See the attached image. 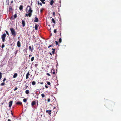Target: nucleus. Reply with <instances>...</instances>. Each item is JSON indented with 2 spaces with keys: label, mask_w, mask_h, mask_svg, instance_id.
<instances>
[{
  "label": "nucleus",
  "mask_w": 121,
  "mask_h": 121,
  "mask_svg": "<svg viewBox=\"0 0 121 121\" xmlns=\"http://www.w3.org/2000/svg\"><path fill=\"white\" fill-rule=\"evenodd\" d=\"M25 51H24V52Z\"/></svg>",
  "instance_id": "nucleus-58"
},
{
  "label": "nucleus",
  "mask_w": 121,
  "mask_h": 121,
  "mask_svg": "<svg viewBox=\"0 0 121 121\" xmlns=\"http://www.w3.org/2000/svg\"><path fill=\"white\" fill-rule=\"evenodd\" d=\"M38 18H37L36 16L35 18L34 22H38Z\"/></svg>",
  "instance_id": "nucleus-7"
},
{
  "label": "nucleus",
  "mask_w": 121,
  "mask_h": 121,
  "mask_svg": "<svg viewBox=\"0 0 121 121\" xmlns=\"http://www.w3.org/2000/svg\"><path fill=\"white\" fill-rule=\"evenodd\" d=\"M35 36H33V38H35Z\"/></svg>",
  "instance_id": "nucleus-50"
},
{
  "label": "nucleus",
  "mask_w": 121,
  "mask_h": 121,
  "mask_svg": "<svg viewBox=\"0 0 121 121\" xmlns=\"http://www.w3.org/2000/svg\"><path fill=\"white\" fill-rule=\"evenodd\" d=\"M41 96L42 98H43L45 96V95L43 94H41Z\"/></svg>",
  "instance_id": "nucleus-29"
},
{
  "label": "nucleus",
  "mask_w": 121,
  "mask_h": 121,
  "mask_svg": "<svg viewBox=\"0 0 121 121\" xmlns=\"http://www.w3.org/2000/svg\"><path fill=\"white\" fill-rule=\"evenodd\" d=\"M55 73V71H54L53 72V73L54 74Z\"/></svg>",
  "instance_id": "nucleus-45"
},
{
  "label": "nucleus",
  "mask_w": 121,
  "mask_h": 121,
  "mask_svg": "<svg viewBox=\"0 0 121 121\" xmlns=\"http://www.w3.org/2000/svg\"><path fill=\"white\" fill-rule=\"evenodd\" d=\"M38 105V103H37V105Z\"/></svg>",
  "instance_id": "nucleus-55"
},
{
  "label": "nucleus",
  "mask_w": 121,
  "mask_h": 121,
  "mask_svg": "<svg viewBox=\"0 0 121 121\" xmlns=\"http://www.w3.org/2000/svg\"><path fill=\"white\" fill-rule=\"evenodd\" d=\"M50 100L49 98L48 99V102H49L50 101Z\"/></svg>",
  "instance_id": "nucleus-39"
},
{
  "label": "nucleus",
  "mask_w": 121,
  "mask_h": 121,
  "mask_svg": "<svg viewBox=\"0 0 121 121\" xmlns=\"http://www.w3.org/2000/svg\"><path fill=\"white\" fill-rule=\"evenodd\" d=\"M6 80V79L5 78H4V80H3V82H4Z\"/></svg>",
  "instance_id": "nucleus-37"
},
{
  "label": "nucleus",
  "mask_w": 121,
  "mask_h": 121,
  "mask_svg": "<svg viewBox=\"0 0 121 121\" xmlns=\"http://www.w3.org/2000/svg\"><path fill=\"white\" fill-rule=\"evenodd\" d=\"M17 17V14H15L14 16V18L15 19Z\"/></svg>",
  "instance_id": "nucleus-25"
},
{
  "label": "nucleus",
  "mask_w": 121,
  "mask_h": 121,
  "mask_svg": "<svg viewBox=\"0 0 121 121\" xmlns=\"http://www.w3.org/2000/svg\"><path fill=\"white\" fill-rule=\"evenodd\" d=\"M29 7L30 8L28 10V12L29 13L28 14H25V16L28 17L29 16L30 17H31L32 15V13L33 12V10L31 9V8L30 7V6L29 5H28L27 6V8Z\"/></svg>",
  "instance_id": "nucleus-1"
},
{
  "label": "nucleus",
  "mask_w": 121,
  "mask_h": 121,
  "mask_svg": "<svg viewBox=\"0 0 121 121\" xmlns=\"http://www.w3.org/2000/svg\"><path fill=\"white\" fill-rule=\"evenodd\" d=\"M18 50H17L16 51V53H15V54H17V52H18Z\"/></svg>",
  "instance_id": "nucleus-42"
},
{
  "label": "nucleus",
  "mask_w": 121,
  "mask_h": 121,
  "mask_svg": "<svg viewBox=\"0 0 121 121\" xmlns=\"http://www.w3.org/2000/svg\"><path fill=\"white\" fill-rule=\"evenodd\" d=\"M5 32L8 35H9V33H8V31H7V30H6L5 31Z\"/></svg>",
  "instance_id": "nucleus-31"
},
{
  "label": "nucleus",
  "mask_w": 121,
  "mask_h": 121,
  "mask_svg": "<svg viewBox=\"0 0 121 121\" xmlns=\"http://www.w3.org/2000/svg\"><path fill=\"white\" fill-rule=\"evenodd\" d=\"M54 33H56V29H54Z\"/></svg>",
  "instance_id": "nucleus-34"
},
{
  "label": "nucleus",
  "mask_w": 121,
  "mask_h": 121,
  "mask_svg": "<svg viewBox=\"0 0 121 121\" xmlns=\"http://www.w3.org/2000/svg\"><path fill=\"white\" fill-rule=\"evenodd\" d=\"M34 57H32L31 58V61H33L34 60Z\"/></svg>",
  "instance_id": "nucleus-30"
},
{
  "label": "nucleus",
  "mask_w": 121,
  "mask_h": 121,
  "mask_svg": "<svg viewBox=\"0 0 121 121\" xmlns=\"http://www.w3.org/2000/svg\"><path fill=\"white\" fill-rule=\"evenodd\" d=\"M29 50L31 52H33V45H32V46H29Z\"/></svg>",
  "instance_id": "nucleus-4"
},
{
  "label": "nucleus",
  "mask_w": 121,
  "mask_h": 121,
  "mask_svg": "<svg viewBox=\"0 0 121 121\" xmlns=\"http://www.w3.org/2000/svg\"><path fill=\"white\" fill-rule=\"evenodd\" d=\"M36 104V102L35 101H33L31 103V105L32 106Z\"/></svg>",
  "instance_id": "nucleus-12"
},
{
  "label": "nucleus",
  "mask_w": 121,
  "mask_h": 121,
  "mask_svg": "<svg viewBox=\"0 0 121 121\" xmlns=\"http://www.w3.org/2000/svg\"><path fill=\"white\" fill-rule=\"evenodd\" d=\"M45 87L46 88H48V86H47L46 85H45Z\"/></svg>",
  "instance_id": "nucleus-43"
},
{
  "label": "nucleus",
  "mask_w": 121,
  "mask_h": 121,
  "mask_svg": "<svg viewBox=\"0 0 121 121\" xmlns=\"http://www.w3.org/2000/svg\"><path fill=\"white\" fill-rule=\"evenodd\" d=\"M22 25L23 26H25V22L24 20H22Z\"/></svg>",
  "instance_id": "nucleus-9"
},
{
  "label": "nucleus",
  "mask_w": 121,
  "mask_h": 121,
  "mask_svg": "<svg viewBox=\"0 0 121 121\" xmlns=\"http://www.w3.org/2000/svg\"><path fill=\"white\" fill-rule=\"evenodd\" d=\"M40 1L42 2V3L43 4H45V2H44L45 0H40Z\"/></svg>",
  "instance_id": "nucleus-20"
},
{
  "label": "nucleus",
  "mask_w": 121,
  "mask_h": 121,
  "mask_svg": "<svg viewBox=\"0 0 121 121\" xmlns=\"http://www.w3.org/2000/svg\"><path fill=\"white\" fill-rule=\"evenodd\" d=\"M6 34L5 33H4L1 35V39L3 42H4L5 41V38Z\"/></svg>",
  "instance_id": "nucleus-3"
},
{
  "label": "nucleus",
  "mask_w": 121,
  "mask_h": 121,
  "mask_svg": "<svg viewBox=\"0 0 121 121\" xmlns=\"http://www.w3.org/2000/svg\"><path fill=\"white\" fill-rule=\"evenodd\" d=\"M5 46L4 44H3L2 45L1 48H4Z\"/></svg>",
  "instance_id": "nucleus-33"
},
{
  "label": "nucleus",
  "mask_w": 121,
  "mask_h": 121,
  "mask_svg": "<svg viewBox=\"0 0 121 121\" xmlns=\"http://www.w3.org/2000/svg\"><path fill=\"white\" fill-rule=\"evenodd\" d=\"M29 72H28L27 73L26 75V79H27L28 78V76L29 75Z\"/></svg>",
  "instance_id": "nucleus-13"
},
{
  "label": "nucleus",
  "mask_w": 121,
  "mask_h": 121,
  "mask_svg": "<svg viewBox=\"0 0 121 121\" xmlns=\"http://www.w3.org/2000/svg\"><path fill=\"white\" fill-rule=\"evenodd\" d=\"M4 85H5V83L4 82H3L1 84L0 86H4Z\"/></svg>",
  "instance_id": "nucleus-22"
},
{
  "label": "nucleus",
  "mask_w": 121,
  "mask_h": 121,
  "mask_svg": "<svg viewBox=\"0 0 121 121\" xmlns=\"http://www.w3.org/2000/svg\"><path fill=\"white\" fill-rule=\"evenodd\" d=\"M25 51H24V52Z\"/></svg>",
  "instance_id": "nucleus-57"
},
{
  "label": "nucleus",
  "mask_w": 121,
  "mask_h": 121,
  "mask_svg": "<svg viewBox=\"0 0 121 121\" xmlns=\"http://www.w3.org/2000/svg\"><path fill=\"white\" fill-rule=\"evenodd\" d=\"M25 92L26 94H28L29 93V90H26L25 91Z\"/></svg>",
  "instance_id": "nucleus-18"
},
{
  "label": "nucleus",
  "mask_w": 121,
  "mask_h": 121,
  "mask_svg": "<svg viewBox=\"0 0 121 121\" xmlns=\"http://www.w3.org/2000/svg\"><path fill=\"white\" fill-rule=\"evenodd\" d=\"M8 121H11V120L10 119H8Z\"/></svg>",
  "instance_id": "nucleus-47"
},
{
  "label": "nucleus",
  "mask_w": 121,
  "mask_h": 121,
  "mask_svg": "<svg viewBox=\"0 0 121 121\" xmlns=\"http://www.w3.org/2000/svg\"><path fill=\"white\" fill-rule=\"evenodd\" d=\"M30 56H31V55H30H30H29V57H30Z\"/></svg>",
  "instance_id": "nucleus-49"
},
{
  "label": "nucleus",
  "mask_w": 121,
  "mask_h": 121,
  "mask_svg": "<svg viewBox=\"0 0 121 121\" xmlns=\"http://www.w3.org/2000/svg\"><path fill=\"white\" fill-rule=\"evenodd\" d=\"M52 54H54L55 53V49L52 48Z\"/></svg>",
  "instance_id": "nucleus-16"
},
{
  "label": "nucleus",
  "mask_w": 121,
  "mask_h": 121,
  "mask_svg": "<svg viewBox=\"0 0 121 121\" xmlns=\"http://www.w3.org/2000/svg\"><path fill=\"white\" fill-rule=\"evenodd\" d=\"M40 12H42V10H40Z\"/></svg>",
  "instance_id": "nucleus-52"
},
{
  "label": "nucleus",
  "mask_w": 121,
  "mask_h": 121,
  "mask_svg": "<svg viewBox=\"0 0 121 121\" xmlns=\"http://www.w3.org/2000/svg\"><path fill=\"white\" fill-rule=\"evenodd\" d=\"M17 46L18 47H20L21 46V44L19 41H18L17 43Z\"/></svg>",
  "instance_id": "nucleus-5"
},
{
  "label": "nucleus",
  "mask_w": 121,
  "mask_h": 121,
  "mask_svg": "<svg viewBox=\"0 0 121 121\" xmlns=\"http://www.w3.org/2000/svg\"><path fill=\"white\" fill-rule=\"evenodd\" d=\"M12 8L11 6H10L9 7V11H11L12 10Z\"/></svg>",
  "instance_id": "nucleus-23"
},
{
  "label": "nucleus",
  "mask_w": 121,
  "mask_h": 121,
  "mask_svg": "<svg viewBox=\"0 0 121 121\" xmlns=\"http://www.w3.org/2000/svg\"><path fill=\"white\" fill-rule=\"evenodd\" d=\"M35 29L36 30H37L38 29V26L37 25H35Z\"/></svg>",
  "instance_id": "nucleus-19"
},
{
  "label": "nucleus",
  "mask_w": 121,
  "mask_h": 121,
  "mask_svg": "<svg viewBox=\"0 0 121 121\" xmlns=\"http://www.w3.org/2000/svg\"><path fill=\"white\" fill-rule=\"evenodd\" d=\"M13 2V1H12L11 2V3H12Z\"/></svg>",
  "instance_id": "nucleus-54"
},
{
  "label": "nucleus",
  "mask_w": 121,
  "mask_h": 121,
  "mask_svg": "<svg viewBox=\"0 0 121 121\" xmlns=\"http://www.w3.org/2000/svg\"><path fill=\"white\" fill-rule=\"evenodd\" d=\"M17 89V87H15V89H14V91H16Z\"/></svg>",
  "instance_id": "nucleus-35"
},
{
  "label": "nucleus",
  "mask_w": 121,
  "mask_h": 121,
  "mask_svg": "<svg viewBox=\"0 0 121 121\" xmlns=\"http://www.w3.org/2000/svg\"><path fill=\"white\" fill-rule=\"evenodd\" d=\"M17 76V73H15L13 75V78H15Z\"/></svg>",
  "instance_id": "nucleus-11"
},
{
  "label": "nucleus",
  "mask_w": 121,
  "mask_h": 121,
  "mask_svg": "<svg viewBox=\"0 0 121 121\" xmlns=\"http://www.w3.org/2000/svg\"><path fill=\"white\" fill-rule=\"evenodd\" d=\"M53 15L54 16H55V12H53Z\"/></svg>",
  "instance_id": "nucleus-41"
},
{
  "label": "nucleus",
  "mask_w": 121,
  "mask_h": 121,
  "mask_svg": "<svg viewBox=\"0 0 121 121\" xmlns=\"http://www.w3.org/2000/svg\"><path fill=\"white\" fill-rule=\"evenodd\" d=\"M38 4H40L41 6L42 5V3H39V2L38 1Z\"/></svg>",
  "instance_id": "nucleus-26"
},
{
  "label": "nucleus",
  "mask_w": 121,
  "mask_h": 121,
  "mask_svg": "<svg viewBox=\"0 0 121 121\" xmlns=\"http://www.w3.org/2000/svg\"><path fill=\"white\" fill-rule=\"evenodd\" d=\"M13 103V101H10L9 103V107H11L12 106Z\"/></svg>",
  "instance_id": "nucleus-6"
},
{
  "label": "nucleus",
  "mask_w": 121,
  "mask_h": 121,
  "mask_svg": "<svg viewBox=\"0 0 121 121\" xmlns=\"http://www.w3.org/2000/svg\"><path fill=\"white\" fill-rule=\"evenodd\" d=\"M27 100V99H23V101L24 102H26Z\"/></svg>",
  "instance_id": "nucleus-27"
},
{
  "label": "nucleus",
  "mask_w": 121,
  "mask_h": 121,
  "mask_svg": "<svg viewBox=\"0 0 121 121\" xmlns=\"http://www.w3.org/2000/svg\"><path fill=\"white\" fill-rule=\"evenodd\" d=\"M23 8V6L22 5H20V7H19V9L20 10H21Z\"/></svg>",
  "instance_id": "nucleus-10"
},
{
  "label": "nucleus",
  "mask_w": 121,
  "mask_h": 121,
  "mask_svg": "<svg viewBox=\"0 0 121 121\" xmlns=\"http://www.w3.org/2000/svg\"><path fill=\"white\" fill-rule=\"evenodd\" d=\"M10 30L12 35L15 37L17 33L14 29L13 28H10Z\"/></svg>",
  "instance_id": "nucleus-2"
},
{
  "label": "nucleus",
  "mask_w": 121,
  "mask_h": 121,
  "mask_svg": "<svg viewBox=\"0 0 121 121\" xmlns=\"http://www.w3.org/2000/svg\"><path fill=\"white\" fill-rule=\"evenodd\" d=\"M11 112L12 115H13V114L12 112V111H11Z\"/></svg>",
  "instance_id": "nucleus-48"
},
{
  "label": "nucleus",
  "mask_w": 121,
  "mask_h": 121,
  "mask_svg": "<svg viewBox=\"0 0 121 121\" xmlns=\"http://www.w3.org/2000/svg\"><path fill=\"white\" fill-rule=\"evenodd\" d=\"M55 108H56L55 107H54L53 108H54V109H55Z\"/></svg>",
  "instance_id": "nucleus-53"
},
{
  "label": "nucleus",
  "mask_w": 121,
  "mask_h": 121,
  "mask_svg": "<svg viewBox=\"0 0 121 121\" xmlns=\"http://www.w3.org/2000/svg\"><path fill=\"white\" fill-rule=\"evenodd\" d=\"M52 46V45H50L48 47V48H49L50 47H51Z\"/></svg>",
  "instance_id": "nucleus-36"
},
{
  "label": "nucleus",
  "mask_w": 121,
  "mask_h": 121,
  "mask_svg": "<svg viewBox=\"0 0 121 121\" xmlns=\"http://www.w3.org/2000/svg\"><path fill=\"white\" fill-rule=\"evenodd\" d=\"M47 75H48L49 76H50V75L48 73H47Z\"/></svg>",
  "instance_id": "nucleus-40"
},
{
  "label": "nucleus",
  "mask_w": 121,
  "mask_h": 121,
  "mask_svg": "<svg viewBox=\"0 0 121 121\" xmlns=\"http://www.w3.org/2000/svg\"><path fill=\"white\" fill-rule=\"evenodd\" d=\"M16 104H17V105H18V104L21 105L22 104V103L21 102H17L16 103Z\"/></svg>",
  "instance_id": "nucleus-14"
},
{
  "label": "nucleus",
  "mask_w": 121,
  "mask_h": 121,
  "mask_svg": "<svg viewBox=\"0 0 121 121\" xmlns=\"http://www.w3.org/2000/svg\"><path fill=\"white\" fill-rule=\"evenodd\" d=\"M52 22L54 24L55 23V20L53 19V18H52Z\"/></svg>",
  "instance_id": "nucleus-21"
},
{
  "label": "nucleus",
  "mask_w": 121,
  "mask_h": 121,
  "mask_svg": "<svg viewBox=\"0 0 121 121\" xmlns=\"http://www.w3.org/2000/svg\"><path fill=\"white\" fill-rule=\"evenodd\" d=\"M2 73H1V72H0V80H1V78H2Z\"/></svg>",
  "instance_id": "nucleus-24"
},
{
  "label": "nucleus",
  "mask_w": 121,
  "mask_h": 121,
  "mask_svg": "<svg viewBox=\"0 0 121 121\" xmlns=\"http://www.w3.org/2000/svg\"><path fill=\"white\" fill-rule=\"evenodd\" d=\"M56 45H58V42L57 41H56Z\"/></svg>",
  "instance_id": "nucleus-38"
},
{
  "label": "nucleus",
  "mask_w": 121,
  "mask_h": 121,
  "mask_svg": "<svg viewBox=\"0 0 121 121\" xmlns=\"http://www.w3.org/2000/svg\"><path fill=\"white\" fill-rule=\"evenodd\" d=\"M53 27H54V25H53Z\"/></svg>",
  "instance_id": "nucleus-56"
},
{
  "label": "nucleus",
  "mask_w": 121,
  "mask_h": 121,
  "mask_svg": "<svg viewBox=\"0 0 121 121\" xmlns=\"http://www.w3.org/2000/svg\"><path fill=\"white\" fill-rule=\"evenodd\" d=\"M61 41H62V39H61V38H60L59 39V42L60 43H61Z\"/></svg>",
  "instance_id": "nucleus-32"
},
{
  "label": "nucleus",
  "mask_w": 121,
  "mask_h": 121,
  "mask_svg": "<svg viewBox=\"0 0 121 121\" xmlns=\"http://www.w3.org/2000/svg\"><path fill=\"white\" fill-rule=\"evenodd\" d=\"M36 84V82L35 81H33L32 82V84L33 85H35Z\"/></svg>",
  "instance_id": "nucleus-17"
},
{
  "label": "nucleus",
  "mask_w": 121,
  "mask_h": 121,
  "mask_svg": "<svg viewBox=\"0 0 121 121\" xmlns=\"http://www.w3.org/2000/svg\"><path fill=\"white\" fill-rule=\"evenodd\" d=\"M37 64H35V67H36L37 66Z\"/></svg>",
  "instance_id": "nucleus-44"
},
{
  "label": "nucleus",
  "mask_w": 121,
  "mask_h": 121,
  "mask_svg": "<svg viewBox=\"0 0 121 121\" xmlns=\"http://www.w3.org/2000/svg\"><path fill=\"white\" fill-rule=\"evenodd\" d=\"M40 84H43V82L41 83Z\"/></svg>",
  "instance_id": "nucleus-51"
},
{
  "label": "nucleus",
  "mask_w": 121,
  "mask_h": 121,
  "mask_svg": "<svg viewBox=\"0 0 121 121\" xmlns=\"http://www.w3.org/2000/svg\"><path fill=\"white\" fill-rule=\"evenodd\" d=\"M54 1H53V0H51V1L50 2V4L51 5H52L53 4V3H54Z\"/></svg>",
  "instance_id": "nucleus-15"
},
{
  "label": "nucleus",
  "mask_w": 121,
  "mask_h": 121,
  "mask_svg": "<svg viewBox=\"0 0 121 121\" xmlns=\"http://www.w3.org/2000/svg\"><path fill=\"white\" fill-rule=\"evenodd\" d=\"M51 110H47L46 111V113H48L49 115H50L51 114Z\"/></svg>",
  "instance_id": "nucleus-8"
},
{
  "label": "nucleus",
  "mask_w": 121,
  "mask_h": 121,
  "mask_svg": "<svg viewBox=\"0 0 121 121\" xmlns=\"http://www.w3.org/2000/svg\"><path fill=\"white\" fill-rule=\"evenodd\" d=\"M47 83L48 84V85H50V82H47Z\"/></svg>",
  "instance_id": "nucleus-28"
},
{
  "label": "nucleus",
  "mask_w": 121,
  "mask_h": 121,
  "mask_svg": "<svg viewBox=\"0 0 121 121\" xmlns=\"http://www.w3.org/2000/svg\"><path fill=\"white\" fill-rule=\"evenodd\" d=\"M49 54H50L51 55H52V54L50 52H49Z\"/></svg>",
  "instance_id": "nucleus-46"
}]
</instances>
